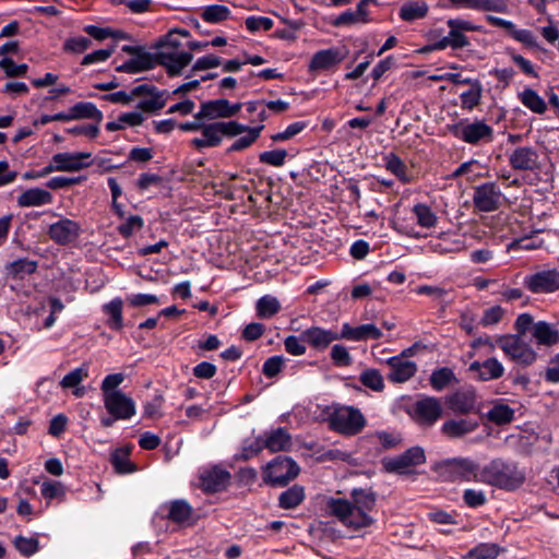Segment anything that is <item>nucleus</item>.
<instances>
[{
	"label": "nucleus",
	"mask_w": 559,
	"mask_h": 559,
	"mask_svg": "<svg viewBox=\"0 0 559 559\" xmlns=\"http://www.w3.org/2000/svg\"><path fill=\"white\" fill-rule=\"evenodd\" d=\"M241 103L230 104L225 98L203 102L200 110L194 115L197 120H217L235 117L241 109Z\"/></svg>",
	"instance_id": "13"
},
{
	"label": "nucleus",
	"mask_w": 559,
	"mask_h": 559,
	"mask_svg": "<svg viewBox=\"0 0 559 559\" xmlns=\"http://www.w3.org/2000/svg\"><path fill=\"white\" fill-rule=\"evenodd\" d=\"M281 310V304L276 297L271 295L262 296L255 305L257 316L261 319H270Z\"/></svg>",
	"instance_id": "46"
},
{
	"label": "nucleus",
	"mask_w": 559,
	"mask_h": 559,
	"mask_svg": "<svg viewBox=\"0 0 559 559\" xmlns=\"http://www.w3.org/2000/svg\"><path fill=\"white\" fill-rule=\"evenodd\" d=\"M428 13V4L426 2H408L401 7L399 15L405 22H414L424 19Z\"/></svg>",
	"instance_id": "44"
},
{
	"label": "nucleus",
	"mask_w": 559,
	"mask_h": 559,
	"mask_svg": "<svg viewBox=\"0 0 559 559\" xmlns=\"http://www.w3.org/2000/svg\"><path fill=\"white\" fill-rule=\"evenodd\" d=\"M360 382L376 391L380 392L384 388V382L381 373L377 369H367L360 374Z\"/></svg>",
	"instance_id": "56"
},
{
	"label": "nucleus",
	"mask_w": 559,
	"mask_h": 559,
	"mask_svg": "<svg viewBox=\"0 0 559 559\" xmlns=\"http://www.w3.org/2000/svg\"><path fill=\"white\" fill-rule=\"evenodd\" d=\"M486 20L490 25L508 31L514 40L525 45L526 47L538 48L536 37L530 29L516 28L513 22L495 15H487Z\"/></svg>",
	"instance_id": "24"
},
{
	"label": "nucleus",
	"mask_w": 559,
	"mask_h": 559,
	"mask_svg": "<svg viewBox=\"0 0 559 559\" xmlns=\"http://www.w3.org/2000/svg\"><path fill=\"white\" fill-rule=\"evenodd\" d=\"M71 111L74 120L93 119L99 124L104 119L103 112L91 102H79L71 106Z\"/></svg>",
	"instance_id": "38"
},
{
	"label": "nucleus",
	"mask_w": 559,
	"mask_h": 559,
	"mask_svg": "<svg viewBox=\"0 0 559 559\" xmlns=\"http://www.w3.org/2000/svg\"><path fill=\"white\" fill-rule=\"evenodd\" d=\"M286 156L287 151L284 148L264 151L260 153L259 162L274 167H281L285 164Z\"/></svg>",
	"instance_id": "58"
},
{
	"label": "nucleus",
	"mask_w": 559,
	"mask_h": 559,
	"mask_svg": "<svg viewBox=\"0 0 559 559\" xmlns=\"http://www.w3.org/2000/svg\"><path fill=\"white\" fill-rule=\"evenodd\" d=\"M245 131L247 132V135H243L239 139H237L226 151L227 154L233 152H239L248 148L251 146L260 136L261 131L264 129V124H260L257 127H248L245 126Z\"/></svg>",
	"instance_id": "42"
},
{
	"label": "nucleus",
	"mask_w": 559,
	"mask_h": 559,
	"mask_svg": "<svg viewBox=\"0 0 559 559\" xmlns=\"http://www.w3.org/2000/svg\"><path fill=\"white\" fill-rule=\"evenodd\" d=\"M444 473L451 481L479 483L481 467L469 457H453L443 463Z\"/></svg>",
	"instance_id": "11"
},
{
	"label": "nucleus",
	"mask_w": 559,
	"mask_h": 559,
	"mask_svg": "<svg viewBox=\"0 0 559 559\" xmlns=\"http://www.w3.org/2000/svg\"><path fill=\"white\" fill-rule=\"evenodd\" d=\"M300 472L298 464L289 456L277 455L262 472L263 481L272 487H284Z\"/></svg>",
	"instance_id": "8"
},
{
	"label": "nucleus",
	"mask_w": 559,
	"mask_h": 559,
	"mask_svg": "<svg viewBox=\"0 0 559 559\" xmlns=\"http://www.w3.org/2000/svg\"><path fill=\"white\" fill-rule=\"evenodd\" d=\"M231 11L223 4H210L202 8L201 19L211 24H218L228 20Z\"/></svg>",
	"instance_id": "43"
},
{
	"label": "nucleus",
	"mask_w": 559,
	"mask_h": 559,
	"mask_svg": "<svg viewBox=\"0 0 559 559\" xmlns=\"http://www.w3.org/2000/svg\"><path fill=\"white\" fill-rule=\"evenodd\" d=\"M231 474L221 465L204 466L199 469V488L204 493H217L227 490Z\"/></svg>",
	"instance_id": "10"
},
{
	"label": "nucleus",
	"mask_w": 559,
	"mask_h": 559,
	"mask_svg": "<svg viewBox=\"0 0 559 559\" xmlns=\"http://www.w3.org/2000/svg\"><path fill=\"white\" fill-rule=\"evenodd\" d=\"M103 312L108 317L106 324L111 331L119 332L123 329V300L120 297L111 299L109 302L104 304Z\"/></svg>",
	"instance_id": "35"
},
{
	"label": "nucleus",
	"mask_w": 559,
	"mask_h": 559,
	"mask_svg": "<svg viewBox=\"0 0 559 559\" xmlns=\"http://www.w3.org/2000/svg\"><path fill=\"white\" fill-rule=\"evenodd\" d=\"M285 358L281 355L269 357L262 366L263 374L269 378H275L283 369Z\"/></svg>",
	"instance_id": "63"
},
{
	"label": "nucleus",
	"mask_w": 559,
	"mask_h": 559,
	"mask_svg": "<svg viewBox=\"0 0 559 559\" xmlns=\"http://www.w3.org/2000/svg\"><path fill=\"white\" fill-rule=\"evenodd\" d=\"M326 512L336 518L345 526L349 527V500L329 498L325 506Z\"/></svg>",
	"instance_id": "39"
},
{
	"label": "nucleus",
	"mask_w": 559,
	"mask_h": 559,
	"mask_svg": "<svg viewBox=\"0 0 559 559\" xmlns=\"http://www.w3.org/2000/svg\"><path fill=\"white\" fill-rule=\"evenodd\" d=\"M40 493L46 500L63 498L66 496V488L60 481L45 480L41 484Z\"/></svg>",
	"instance_id": "57"
},
{
	"label": "nucleus",
	"mask_w": 559,
	"mask_h": 559,
	"mask_svg": "<svg viewBox=\"0 0 559 559\" xmlns=\"http://www.w3.org/2000/svg\"><path fill=\"white\" fill-rule=\"evenodd\" d=\"M91 157L88 152L57 153L52 156V163L59 171H79L91 166V163L84 162Z\"/></svg>",
	"instance_id": "27"
},
{
	"label": "nucleus",
	"mask_w": 559,
	"mask_h": 559,
	"mask_svg": "<svg viewBox=\"0 0 559 559\" xmlns=\"http://www.w3.org/2000/svg\"><path fill=\"white\" fill-rule=\"evenodd\" d=\"M156 53H151L148 51H144L136 57H133L122 64L116 68L117 72L135 74L140 72H144L147 70H152L156 67Z\"/></svg>",
	"instance_id": "29"
},
{
	"label": "nucleus",
	"mask_w": 559,
	"mask_h": 559,
	"mask_svg": "<svg viewBox=\"0 0 559 559\" xmlns=\"http://www.w3.org/2000/svg\"><path fill=\"white\" fill-rule=\"evenodd\" d=\"M416 222L424 228H432L438 223V217L435 212L425 203H417L412 210Z\"/></svg>",
	"instance_id": "47"
},
{
	"label": "nucleus",
	"mask_w": 559,
	"mask_h": 559,
	"mask_svg": "<svg viewBox=\"0 0 559 559\" xmlns=\"http://www.w3.org/2000/svg\"><path fill=\"white\" fill-rule=\"evenodd\" d=\"M498 555V545L484 543L471 549L463 559H496Z\"/></svg>",
	"instance_id": "51"
},
{
	"label": "nucleus",
	"mask_w": 559,
	"mask_h": 559,
	"mask_svg": "<svg viewBox=\"0 0 559 559\" xmlns=\"http://www.w3.org/2000/svg\"><path fill=\"white\" fill-rule=\"evenodd\" d=\"M306 499L305 487L298 484L287 488L278 496V507L284 510H293Z\"/></svg>",
	"instance_id": "37"
},
{
	"label": "nucleus",
	"mask_w": 559,
	"mask_h": 559,
	"mask_svg": "<svg viewBox=\"0 0 559 559\" xmlns=\"http://www.w3.org/2000/svg\"><path fill=\"white\" fill-rule=\"evenodd\" d=\"M322 418L328 421L331 430L349 436V406H326L322 412Z\"/></svg>",
	"instance_id": "25"
},
{
	"label": "nucleus",
	"mask_w": 559,
	"mask_h": 559,
	"mask_svg": "<svg viewBox=\"0 0 559 559\" xmlns=\"http://www.w3.org/2000/svg\"><path fill=\"white\" fill-rule=\"evenodd\" d=\"M519 99L526 108L535 114H544L547 110L544 98L531 87H525L519 94Z\"/></svg>",
	"instance_id": "41"
},
{
	"label": "nucleus",
	"mask_w": 559,
	"mask_h": 559,
	"mask_svg": "<svg viewBox=\"0 0 559 559\" xmlns=\"http://www.w3.org/2000/svg\"><path fill=\"white\" fill-rule=\"evenodd\" d=\"M381 336V330L372 323H366L356 328H352V341L378 340Z\"/></svg>",
	"instance_id": "53"
},
{
	"label": "nucleus",
	"mask_w": 559,
	"mask_h": 559,
	"mask_svg": "<svg viewBox=\"0 0 559 559\" xmlns=\"http://www.w3.org/2000/svg\"><path fill=\"white\" fill-rule=\"evenodd\" d=\"M532 336L538 345L554 346L559 343V330L546 322L538 321L532 328Z\"/></svg>",
	"instance_id": "32"
},
{
	"label": "nucleus",
	"mask_w": 559,
	"mask_h": 559,
	"mask_svg": "<svg viewBox=\"0 0 559 559\" xmlns=\"http://www.w3.org/2000/svg\"><path fill=\"white\" fill-rule=\"evenodd\" d=\"M263 445L271 452L286 451L292 445V437L283 427L263 435Z\"/></svg>",
	"instance_id": "33"
},
{
	"label": "nucleus",
	"mask_w": 559,
	"mask_h": 559,
	"mask_svg": "<svg viewBox=\"0 0 559 559\" xmlns=\"http://www.w3.org/2000/svg\"><path fill=\"white\" fill-rule=\"evenodd\" d=\"M471 7L481 11L508 12V3L506 0H472Z\"/></svg>",
	"instance_id": "61"
},
{
	"label": "nucleus",
	"mask_w": 559,
	"mask_h": 559,
	"mask_svg": "<svg viewBox=\"0 0 559 559\" xmlns=\"http://www.w3.org/2000/svg\"><path fill=\"white\" fill-rule=\"evenodd\" d=\"M411 418L420 427H432L443 414L440 399L423 395L407 411Z\"/></svg>",
	"instance_id": "9"
},
{
	"label": "nucleus",
	"mask_w": 559,
	"mask_h": 559,
	"mask_svg": "<svg viewBox=\"0 0 559 559\" xmlns=\"http://www.w3.org/2000/svg\"><path fill=\"white\" fill-rule=\"evenodd\" d=\"M525 481V473L513 461L497 457L481 467L479 483L512 491Z\"/></svg>",
	"instance_id": "1"
},
{
	"label": "nucleus",
	"mask_w": 559,
	"mask_h": 559,
	"mask_svg": "<svg viewBox=\"0 0 559 559\" xmlns=\"http://www.w3.org/2000/svg\"><path fill=\"white\" fill-rule=\"evenodd\" d=\"M92 45L88 37L76 36L68 38L62 46L63 51L71 53H83Z\"/></svg>",
	"instance_id": "59"
},
{
	"label": "nucleus",
	"mask_w": 559,
	"mask_h": 559,
	"mask_svg": "<svg viewBox=\"0 0 559 559\" xmlns=\"http://www.w3.org/2000/svg\"><path fill=\"white\" fill-rule=\"evenodd\" d=\"M144 225V221L139 215H131L127 221L117 227L118 233L123 238H130L134 231L140 230Z\"/></svg>",
	"instance_id": "62"
},
{
	"label": "nucleus",
	"mask_w": 559,
	"mask_h": 559,
	"mask_svg": "<svg viewBox=\"0 0 559 559\" xmlns=\"http://www.w3.org/2000/svg\"><path fill=\"white\" fill-rule=\"evenodd\" d=\"M385 168L395 175L402 182L408 183L412 181V176L408 171L406 164L395 154H389L384 158Z\"/></svg>",
	"instance_id": "45"
},
{
	"label": "nucleus",
	"mask_w": 559,
	"mask_h": 559,
	"mask_svg": "<svg viewBox=\"0 0 559 559\" xmlns=\"http://www.w3.org/2000/svg\"><path fill=\"white\" fill-rule=\"evenodd\" d=\"M193 55L189 51L181 52H157L156 66L166 69L169 78L181 75L182 70L192 61Z\"/></svg>",
	"instance_id": "20"
},
{
	"label": "nucleus",
	"mask_w": 559,
	"mask_h": 559,
	"mask_svg": "<svg viewBox=\"0 0 559 559\" xmlns=\"http://www.w3.org/2000/svg\"><path fill=\"white\" fill-rule=\"evenodd\" d=\"M481 343L491 347L497 346L510 361L523 368L532 366L537 360L536 350L521 335H500L495 340V344L489 338L485 341L479 338L472 346L476 347Z\"/></svg>",
	"instance_id": "3"
},
{
	"label": "nucleus",
	"mask_w": 559,
	"mask_h": 559,
	"mask_svg": "<svg viewBox=\"0 0 559 559\" xmlns=\"http://www.w3.org/2000/svg\"><path fill=\"white\" fill-rule=\"evenodd\" d=\"M245 24H246V28L250 33L254 34V33L259 32L260 29L270 31L273 27L274 22L272 19H270L267 16L251 15L246 19Z\"/></svg>",
	"instance_id": "64"
},
{
	"label": "nucleus",
	"mask_w": 559,
	"mask_h": 559,
	"mask_svg": "<svg viewBox=\"0 0 559 559\" xmlns=\"http://www.w3.org/2000/svg\"><path fill=\"white\" fill-rule=\"evenodd\" d=\"M538 153L531 146L516 147L509 156V163L515 170H536L539 168Z\"/></svg>",
	"instance_id": "28"
},
{
	"label": "nucleus",
	"mask_w": 559,
	"mask_h": 559,
	"mask_svg": "<svg viewBox=\"0 0 559 559\" xmlns=\"http://www.w3.org/2000/svg\"><path fill=\"white\" fill-rule=\"evenodd\" d=\"M87 377L88 368L83 365L68 372L60 381V385L63 389L76 388L83 381V379Z\"/></svg>",
	"instance_id": "54"
},
{
	"label": "nucleus",
	"mask_w": 559,
	"mask_h": 559,
	"mask_svg": "<svg viewBox=\"0 0 559 559\" xmlns=\"http://www.w3.org/2000/svg\"><path fill=\"white\" fill-rule=\"evenodd\" d=\"M347 56V50L345 47H332L329 49H323L317 51L309 63V71L318 72L330 70L340 62H342Z\"/></svg>",
	"instance_id": "21"
},
{
	"label": "nucleus",
	"mask_w": 559,
	"mask_h": 559,
	"mask_svg": "<svg viewBox=\"0 0 559 559\" xmlns=\"http://www.w3.org/2000/svg\"><path fill=\"white\" fill-rule=\"evenodd\" d=\"M478 426V421L471 418L449 419L442 424L441 432L451 439H457L474 432Z\"/></svg>",
	"instance_id": "30"
},
{
	"label": "nucleus",
	"mask_w": 559,
	"mask_h": 559,
	"mask_svg": "<svg viewBox=\"0 0 559 559\" xmlns=\"http://www.w3.org/2000/svg\"><path fill=\"white\" fill-rule=\"evenodd\" d=\"M468 371L478 381L488 382L503 377L506 368L496 357H489L484 361L475 360L468 366Z\"/></svg>",
	"instance_id": "19"
},
{
	"label": "nucleus",
	"mask_w": 559,
	"mask_h": 559,
	"mask_svg": "<svg viewBox=\"0 0 559 559\" xmlns=\"http://www.w3.org/2000/svg\"><path fill=\"white\" fill-rule=\"evenodd\" d=\"M131 448H117L110 454V463L117 474L126 475L136 471V465L130 461Z\"/></svg>",
	"instance_id": "36"
},
{
	"label": "nucleus",
	"mask_w": 559,
	"mask_h": 559,
	"mask_svg": "<svg viewBox=\"0 0 559 559\" xmlns=\"http://www.w3.org/2000/svg\"><path fill=\"white\" fill-rule=\"evenodd\" d=\"M487 417L497 425H506L514 419V409L507 404H496L488 411Z\"/></svg>",
	"instance_id": "49"
},
{
	"label": "nucleus",
	"mask_w": 559,
	"mask_h": 559,
	"mask_svg": "<svg viewBox=\"0 0 559 559\" xmlns=\"http://www.w3.org/2000/svg\"><path fill=\"white\" fill-rule=\"evenodd\" d=\"M302 341L314 349L322 350L338 338L349 340V322H344L341 332L311 326L301 332Z\"/></svg>",
	"instance_id": "12"
},
{
	"label": "nucleus",
	"mask_w": 559,
	"mask_h": 559,
	"mask_svg": "<svg viewBox=\"0 0 559 559\" xmlns=\"http://www.w3.org/2000/svg\"><path fill=\"white\" fill-rule=\"evenodd\" d=\"M524 286L533 294H550L559 289V271L544 270L527 275Z\"/></svg>",
	"instance_id": "16"
},
{
	"label": "nucleus",
	"mask_w": 559,
	"mask_h": 559,
	"mask_svg": "<svg viewBox=\"0 0 559 559\" xmlns=\"http://www.w3.org/2000/svg\"><path fill=\"white\" fill-rule=\"evenodd\" d=\"M308 127L307 121H295L286 127V129L282 132H277L271 135L273 142H283L287 141L295 135L302 132Z\"/></svg>",
	"instance_id": "60"
},
{
	"label": "nucleus",
	"mask_w": 559,
	"mask_h": 559,
	"mask_svg": "<svg viewBox=\"0 0 559 559\" xmlns=\"http://www.w3.org/2000/svg\"><path fill=\"white\" fill-rule=\"evenodd\" d=\"M386 365L390 368L388 379L393 383L406 382L417 372V365L405 359V352L402 355L386 359Z\"/></svg>",
	"instance_id": "22"
},
{
	"label": "nucleus",
	"mask_w": 559,
	"mask_h": 559,
	"mask_svg": "<svg viewBox=\"0 0 559 559\" xmlns=\"http://www.w3.org/2000/svg\"><path fill=\"white\" fill-rule=\"evenodd\" d=\"M380 289L378 281L356 282L352 285V299L362 300L372 298Z\"/></svg>",
	"instance_id": "48"
},
{
	"label": "nucleus",
	"mask_w": 559,
	"mask_h": 559,
	"mask_svg": "<svg viewBox=\"0 0 559 559\" xmlns=\"http://www.w3.org/2000/svg\"><path fill=\"white\" fill-rule=\"evenodd\" d=\"M38 262L29 260L28 258H20L15 261L9 262L4 265V271L8 277L12 280H24L27 275L36 272Z\"/></svg>",
	"instance_id": "34"
},
{
	"label": "nucleus",
	"mask_w": 559,
	"mask_h": 559,
	"mask_svg": "<svg viewBox=\"0 0 559 559\" xmlns=\"http://www.w3.org/2000/svg\"><path fill=\"white\" fill-rule=\"evenodd\" d=\"M81 231L76 221L63 217L50 224L47 234L56 245L69 246L80 237Z\"/></svg>",
	"instance_id": "15"
},
{
	"label": "nucleus",
	"mask_w": 559,
	"mask_h": 559,
	"mask_svg": "<svg viewBox=\"0 0 559 559\" xmlns=\"http://www.w3.org/2000/svg\"><path fill=\"white\" fill-rule=\"evenodd\" d=\"M245 124L238 121H214L211 123H202L200 129L203 138H194L191 145L198 151L206 147H217L222 144L223 139L235 138L245 131Z\"/></svg>",
	"instance_id": "5"
},
{
	"label": "nucleus",
	"mask_w": 559,
	"mask_h": 559,
	"mask_svg": "<svg viewBox=\"0 0 559 559\" xmlns=\"http://www.w3.org/2000/svg\"><path fill=\"white\" fill-rule=\"evenodd\" d=\"M429 381L432 389L437 392H440L447 386L459 382L453 370L448 367L433 370L430 374Z\"/></svg>",
	"instance_id": "40"
},
{
	"label": "nucleus",
	"mask_w": 559,
	"mask_h": 559,
	"mask_svg": "<svg viewBox=\"0 0 559 559\" xmlns=\"http://www.w3.org/2000/svg\"><path fill=\"white\" fill-rule=\"evenodd\" d=\"M168 92L166 90H159L153 84H140L134 86L130 93L126 91H118L102 95L100 98L112 104H130L134 97L147 96L139 100L136 109L142 112H157L166 106Z\"/></svg>",
	"instance_id": "2"
},
{
	"label": "nucleus",
	"mask_w": 559,
	"mask_h": 559,
	"mask_svg": "<svg viewBox=\"0 0 559 559\" xmlns=\"http://www.w3.org/2000/svg\"><path fill=\"white\" fill-rule=\"evenodd\" d=\"M376 504V496L371 490H352V538L364 536L362 530L373 524L372 512Z\"/></svg>",
	"instance_id": "4"
},
{
	"label": "nucleus",
	"mask_w": 559,
	"mask_h": 559,
	"mask_svg": "<svg viewBox=\"0 0 559 559\" xmlns=\"http://www.w3.org/2000/svg\"><path fill=\"white\" fill-rule=\"evenodd\" d=\"M447 25L449 27V34L441 37L439 40L425 46L421 49L423 52L440 51L449 47L454 50L465 48L469 45V39L465 33L479 31V26L468 20L459 17L449 19L447 21Z\"/></svg>",
	"instance_id": "6"
},
{
	"label": "nucleus",
	"mask_w": 559,
	"mask_h": 559,
	"mask_svg": "<svg viewBox=\"0 0 559 559\" xmlns=\"http://www.w3.org/2000/svg\"><path fill=\"white\" fill-rule=\"evenodd\" d=\"M469 84L472 87L468 91L463 92L460 95V98L462 108L472 110L480 103L483 87L478 81H472Z\"/></svg>",
	"instance_id": "50"
},
{
	"label": "nucleus",
	"mask_w": 559,
	"mask_h": 559,
	"mask_svg": "<svg viewBox=\"0 0 559 559\" xmlns=\"http://www.w3.org/2000/svg\"><path fill=\"white\" fill-rule=\"evenodd\" d=\"M502 192L495 182H485L474 188L473 204L479 212H493L501 205Z\"/></svg>",
	"instance_id": "14"
},
{
	"label": "nucleus",
	"mask_w": 559,
	"mask_h": 559,
	"mask_svg": "<svg viewBox=\"0 0 559 559\" xmlns=\"http://www.w3.org/2000/svg\"><path fill=\"white\" fill-rule=\"evenodd\" d=\"M53 202V195L43 188H29L17 197L20 207H33L48 205Z\"/></svg>",
	"instance_id": "31"
},
{
	"label": "nucleus",
	"mask_w": 559,
	"mask_h": 559,
	"mask_svg": "<svg viewBox=\"0 0 559 559\" xmlns=\"http://www.w3.org/2000/svg\"><path fill=\"white\" fill-rule=\"evenodd\" d=\"M104 406L109 415L118 419H130L135 415V403L123 392H114L104 397Z\"/></svg>",
	"instance_id": "18"
},
{
	"label": "nucleus",
	"mask_w": 559,
	"mask_h": 559,
	"mask_svg": "<svg viewBox=\"0 0 559 559\" xmlns=\"http://www.w3.org/2000/svg\"><path fill=\"white\" fill-rule=\"evenodd\" d=\"M477 395L473 388H463L445 397L448 407L455 414H468L476 408Z\"/></svg>",
	"instance_id": "23"
},
{
	"label": "nucleus",
	"mask_w": 559,
	"mask_h": 559,
	"mask_svg": "<svg viewBox=\"0 0 559 559\" xmlns=\"http://www.w3.org/2000/svg\"><path fill=\"white\" fill-rule=\"evenodd\" d=\"M425 452L420 447H413L403 454L385 460L383 465L388 472L396 474H407L413 466L425 463Z\"/></svg>",
	"instance_id": "17"
},
{
	"label": "nucleus",
	"mask_w": 559,
	"mask_h": 559,
	"mask_svg": "<svg viewBox=\"0 0 559 559\" xmlns=\"http://www.w3.org/2000/svg\"><path fill=\"white\" fill-rule=\"evenodd\" d=\"M0 69L3 70L9 78H23L26 75L28 66L26 63L17 64L9 57H3L0 60Z\"/></svg>",
	"instance_id": "55"
},
{
	"label": "nucleus",
	"mask_w": 559,
	"mask_h": 559,
	"mask_svg": "<svg viewBox=\"0 0 559 559\" xmlns=\"http://www.w3.org/2000/svg\"><path fill=\"white\" fill-rule=\"evenodd\" d=\"M13 545L23 557H31L39 550V542L36 537L17 535L13 539Z\"/></svg>",
	"instance_id": "52"
},
{
	"label": "nucleus",
	"mask_w": 559,
	"mask_h": 559,
	"mask_svg": "<svg viewBox=\"0 0 559 559\" xmlns=\"http://www.w3.org/2000/svg\"><path fill=\"white\" fill-rule=\"evenodd\" d=\"M447 128L454 138L469 145L490 143L493 140V128L481 119L464 118Z\"/></svg>",
	"instance_id": "7"
},
{
	"label": "nucleus",
	"mask_w": 559,
	"mask_h": 559,
	"mask_svg": "<svg viewBox=\"0 0 559 559\" xmlns=\"http://www.w3.org/2000/svg\"><path fill=\"white\" fill-rule=\"evenodd\" d=\"M159 512L163 518L176 524H183L192 518L193 508L185 499H175L164 503Z\"/></svg>",
	"instance_id": "26"
}]
</instances>
